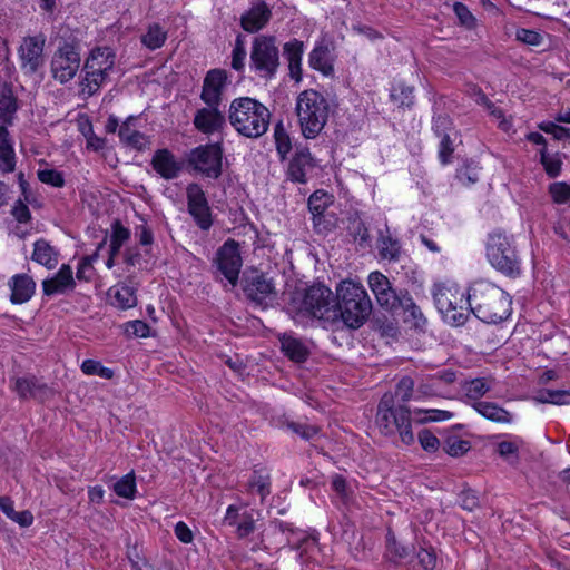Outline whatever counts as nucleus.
<instances>
[{"label": "nucleus", "instance_id": "8", "mask_svg": "<svg viewBox=\"0 0 570 570\" xmlns=\"http://www.w3.org/2000/svg\"><path fill=\"white\" fill-rule=\"evenodd\" d=\"M279 65V50L275 37H255L249 55L250 69L261 78L272 79L275 77Z\"/></svg>", "mask_w": 570, "mask_h": 570}, {"label": "nucleus", "instance_id": "28", "mask_svg": "<svg viewBox=\"0 0 570 570\" xmlns=\"http://www.w3.org/2000/svg\"><path fill=\"white\" fill-rule=\"evenodd\" d=\"M115 65V55L109 48L94 49L87 58L83 70L99 71L100 73H109Z\"/></svg>", "mask_w": 570, "mask_h": 570}, {"label": "nucleus", "instance_id": "7", "mask_svg": "<svg viewBox=\"0 0 570 570\" xmlns=\"http://www.w3.org/2000/svg\"><path fill=\"white\" fill-rule=\"evenodd\" d=\"M433 298L443 318L452 325L464 324L471 306V291L466 293L456 285L436 284L433 288Z\"/></svg>", "mask_w": 570, "mask_h": 570}, {"label": "nucleus", "instance_id": "62", "mask_svg": "<svg viewBox=\"0 0 570 570\" xmlns=\"http://www.w3.org/2000/svg\"><path fill=\"white\" fill-rule=\"evenodd\" d=\"M287 428L291 429L294 433L298 434L304 440H311L320 432L317 426L299 424L295 422L288 423Z\"/></svg>", "mask_w": 570, "mask_h": 570}, {"label": "nucleus", "instance_id": "64", "mask_svg": "<svg viewBox=\"0 0 570 570\" xmlns=\"http://www.w3.org/2000/svg\"><path fill=\"white\" fill-rule=\"evenodd\" d=\"M498 452L502 458L507 459L510 463H514L518 459V446L513 442H500L498 445Z\"/></svg>", "mask_w": 570, "mask_h": 570}, {"label": "nucleus", "instance_id": "23", "mask_svg": "<svg viewBox=\"0 0 570 570\" xmlns=\"http://www.w3.org/2000/svg\"><path fill=\"white\" fill-rule=\"evenodd\" d=\"M73 287L75 279L72 276V269L66 264L60 267L53 277L42 282L43 294L47 296L63 294L68 289H73Z\"/></svg>", "mask_w": 570, "mask_h": 570}, {"label": "nucleus", "instance_id": "35", "mask_svg": "<svg viewBox=\"0 0 570 570\" xmlns=\"http://www.w3.org/2000/svg\"><path fill=\"white\" fill-rule=\"evenodd\" d=\"M247 492H256L264 501L271 494V475L264 469H255L247 483Z\"/></svg>", "mask_w": 570, "mask_h": 570}, {"label": "nucleus", "instance_id": "9", "mask_svg": "<svg viewBox=\"0 0 570 570\" xmlns=\"http://www.w3.org/2000/svg\"><path fill=\"white\" fill-rule=\"evenodd\" d=\"M490 264L508 276L520 274V264L511 239L502 232H493L487 243Z\"/></svg>", "mask_w": 570, "mask_h": 570}, {"label": "nucleus", "instance_id": "34", "mask_svg": "<svg viewBox=\"0 0 570 570\" xmlns=\"http://www.w3.org/2000/svg\"><path fill=\"white\" fill-rule=\"evenodd\" d=\"M309 66L325 76L333 73L334 68L330 58V49L326 45L316 46L309 53Z\"/></svg>", "mask_w": 570, "mask_h": 570}, {"label": "nucleus", "instance_id": "14", "mask_svg": "<svg viewBox=\"0 0 570 570\" xmlns=\"http://www.w3.org/2000/svg\"><path fill=\"white\" fill-rule=\"evenodd\" d=\"M188 212L194 217L196 224L202 229H208L212 226L210 209L204 190L197 184H190L187 187Z\"/></svg>", "mask_w": 570, "mask_h": 570}, {"label": "nucleus", "instance_id": "6", "mask_svg": "<svg viewBox=\"0 0 570 570\" xmlns=\"http://www.w3.org/2000/svg\"><path fill=\"white\" fill-rule=\"evenodd\" d=\"M411 421L410 409L404 404L396 406L393 394L385 393L379 403L376 413V424L381 432L385 435L399 432L403 443L412 444L414 434Z\"/></svg>", "mask_w": 570, "mask_h": 570}, {"label": "nucleus", "instance_id": "41", "mask_svg": "<svg viewBox=\"0 0 570 570\" xmlns=\"http://www.w3.org/2000/svg\"><path fill=\"white\" fill-rule=\"evenodd\" d=\"M411 552V547L402 546L395 539V535L389 531L386 534V558L392 562H399L406 558Z\"/></svg>", "mask_w": 570, "mask_h": 570}, {"label": "nucleus", "instance_id": "33", "mask_svg": "<svg viewBox=\"0 0 570 570\" xmlns=\"http://www.w3.org/2000/svg\"><path fill=\"white\" fill-rule=\"evenodd\" d=\"M473 409L487 420L495 423H510L512 420L507 410L492 402H475Z\"/></svg>", "mask_w": 570, "mask_h": 570}, {"label": "nucleus", "instance_id": "47", "mask_svg": "<svg viewBox=\"0 0 570 570\" xmlns=\"http://www.w3.org/2000/svg\"><path fill=\"white\" fill-rule=\"evenodd\" d=\"M391 98L400 106L411 107L414 104L413 87L399 83L393 87Z\"/></svg>", "mask_w": 570, "mask_h": 570}, {"label": "nucleus", "instance_id": "36", "mask_svg": "<svg viewBox=\"0 0 570 570\" xmlns=\"http://www.w3.org/2000/svg\"><path fill=\"white\" fill-rule=\"evenodd\" d=\"M397 307L403 309L405 322H410L415 327H420L425 324L426 320L423 316L421 308L413 302L412 297L407 293H401Z\"/></svg>", "mask_w": 570, "mask_h": 570}, {"label": "nucleus", "instance_id": "53", "mask_svg": "<svg viewBox=\"0 0 570 570\" xmlns=\"http://www.w3.org/2000/svg\"><path fill=\"white\" fill-rule=\"evenodd\" d=\"M331 484L342 503L348 504L351 501V491L345 478L341 474H335L332 476Z\"/></svg>", "mask_w": 570, "mask_h": 570}, {"label": "nucleus", "instance_id": "48", "mask_svg": "<svg viewBox=\"0 0 570 570\" xmlns=\"http://www.w3.org/2000/svg\"><path fill=\"white\" fill-rule=\"evenodd\" d=\"M274 138L276 144V150L281 159H285L287 154L292 149V144L288 134L286 132L281 122L275 126Z\"/></svg>", "mask_w": 570, "mask_h": 570}, {"label": "nucleus", "instance_id": "43", "mask_svg": "<svg viewBox=\"0 0 570 570\" xmlns=\"http://www.w3.org/2000/svg\"><path fill=\"white\" fill-rule=\"evenodd\" d=\"M130 232L124 227L120 222H115L112 225V234L110 237V254L118 255L122 245L129 239Z\"/></svg>", "mask_w": 570, "mask_h": 570}, {"label": "nucleus", "instance_id": "26", "mask_svg": "<svg viewBox=\"0 0 570 570\" xmlns=\"http://www.w3.org/2000/svg\"><path fill=\"white\" fill-rule=\"evenodd\" d=\"M282 352L293 362H305L311 351L308 346L301 340L291 334H283L279 337Z\"/></svg>", "mask_w": 570, "mask_h": 570}, {"label": "nucleus", "instance_id": "63", "mask_svg": "<svg viewBox=\"0 0 570 570\" xmlns=\"http://www.w3.org/2000/svg\"><path fill=\"white\" fill-rule=\"evenodd\" d=\"M460 505L468 511H473L476 509L480 504L479 497L476 495V492L468 489L463 490L460 493Z\"/></svg>", "mask_w": 570, "mask_h": 570}, {"label": "nucleus", "instance_id": "45", "mask_svg": "<svg viewBox=\"0 0 570 570\" xmlns=\"http://www.w3.org/2000/svg\"><path fill=\"white\" fill-rule=\"evenodd\" d=\"M114 491L117 495L125 499H134L136 492L135 474L130 472L124 475L114 484Z\"/></svg>", "mask_w": 570, "mask_h": 570}, {"label": "nucleus", "instance_id": "24", "mask_svg": "<svg viewBox=\"0 0 570 570\" xmlns=\"http://www.w3.org/2000/svg\"><path fill=\"white\" fill-rule=\"evenodd\" d=\"M272 16L265 2H259L253 6L240 17L242 28L250 33L257 32L263 29L269 21Z\"/></svg>", "mask_w": 570, "mask_h": 570}, {"label": "nucleus", "instance_id": "5", "mask_svg": "<svg viewBox=\"0 0 570 570\" xmlns=\"http://www.w3.org/2000/svg\"><path fill=\"white\" fill-rule=\"evenodd\" d=\"M470 311L487 323H498L508 317L509 296L489 282H478L471 288Z\"/></svg>", "mask_w": 570, "mask_h": 570}, {"label": "nucleus", "instance_id": "40", "mask_svg": "<svg viewBox=\"0 0 570 570\" xmlns=\"http://www.w3.org/2000/svg\"><path fill=\"white\" fill-rule=\"evenodd\" d=\"M85 78L81 80V92L88 97L95 95L106 81L108 73H100L94 70H83Z\"/></svg>", "mask_w": 570, "mask_h": 570}, {"label": "nucleus", "instance_id": "27", "mask_svg": "<svg viewBox=\"0 0 570 570\" xmlns=\"http://www.w3.org/2000/svg\"><path fill=\"white\" fill-rule=\"evenodd\" d=\"M303 51V41L298 39H292L283 47V55L288 62L289 76L295 81H299L302 78L301 61Z\"/></svg>", "mask_w": 570, "mask_h": 570}, {"label": "nucleus", "instance_id": "55", "mask_svg": "<svg viewBox=\"0 0 570 570\" xmlns=\"http://www.w3.org/2000/svg\"><path fill=\"white\" fill-rule=\"evenodd\" d=\"M80 130L87 139L88 148L98 151L105 147V139L95 135L90 121L87 120L85 124H82L80 126Z\"/></svg>", "mask_w": 570, "mask_h": 570}, {"label": "nucleus", "instance_id": "29", "mask_svg": "<svg viewBox=\"0 0 570 570\" xmlns=\"http://www.w3.org/2000/svg\"><path fill=\"white\" fill-rule=\"evenodd\" d=\"M16 167V154L10 134L4 126H0V171L12 173Z\"/></svg>", "mask_w": 570, "mask_h": 570}, {"label": "nucleus", "instance_id": "60", "mask_svg": "<svg viewBox=\"0 0 570 570\" xmlns=\"http://www.w3.org/2000/svg\"><path fill=\"white\" fill-rule=\"evenodd\" d=\"M539 128L542 131L552 135L553 138L557 140H561V139L570 137V128H566V127L556 125L554 122H550V121L541 122V124H539Z\"/></svg>", "mask_w": 570, "mask_h": 570}, {"label": "nucleus", "instance_id": "59", "mask_svg": "<svg viewBox=\"0 0 570 570\" xmlns=\"http://www.w3.org/2000/svg\"><path fill=\"white\" fill-rule=\"evenodd\" d=\"M38 178L41 183L51 185L53 187H62L65 185V179L61 173L55 169L39 170Z\"/></svg>", "mask_w": 570, "mask_h": 570}, {"label": "nucleus", "instance_id": "17", "mask_svg": "<svg viewBox=\"0 0 570 570\" xmlns=\"http://www.w3.org/2000/svg\"><path fill=\"white\" fill-rule=\"evenodd\" d=\"M193 124L198 131L210 135L224 129L226 118L218 106H207L196 111Z\"/></svg>", "mask_w": 570, "mask_h": 570}, {"label": "nucleus", "instance_id": "20", "mask_svg": "<svg viewBox=\"0 0 570 570\" xmlns=\"http://www.w3.org/2000/svg\"><path fill=\"white\" fill-rule=\"evenodd\" d=\"M315 167V161L308 148H301L295 151L288 164L287 175L292 181L305 184L307 174Z\"/></svg>", "mask_w": 570, "mask_h": 570}, {"label": "nucleus", "instance_id": "61", "mask_svg": "<svg viewBox=\"0 0 570 570\" xmlns=\"http://www.w3.org/2000/svg\"><path fill=\"white\" fill-rule=\"evenodd\" d=\"M419 442L421 446L429 452H434L439 449V439L429 430H422L419 432Z\"/></svg>", "mask_w": 570, "mask_h": 570}, {"label": "nucleus", "instance_id": "31", "mask_svg": "<svg viewBox=\"0 0 570 570\" xmlns=\"http://www.w3.org/2000/svg\"><path fill=\"white\" fill-rule=\"evenodd\" d=\"M31 259L48 269H51L58 264V253L47 240L38 239L33 244Z\"/></svg>", "mask_w": 570, "mask_h": 570}, {"label": "nucleus", "instance_id": "44", "mask_svg": "<svg viewBox=\"0 0 570 570\" xmlns=\"http://www.w3.org/2000/svg\"><path fill=\"white\" fill-rule=\"evenodd\" d=\"M463 389L465 392V396L468 399L479 400L487 392L490 391L491 386L484 377H478V379L466 382Z\"/></svg>", "mask_w": 570, "mask_h": 570}, {"label": "nucleus", "instance_id": "22", "mask_svg": "<svg viewBox=\"0 0 570 570\" xmlns=\"http://www.w3.org/2000/svg\"><path fill=\"white\" fill-rule=\"evenodd\" d=\"M11 291L10 302L12 304H23L31 299L36 291V282L28 274H16L9 282Z\"/></svg>", "mask_w": 570, "mask_h": 570}, {"label": "nucleus", "instance_id": "25", "mask_svg": "<svg viewBox=\"0 0 570 570\" xmlns=\"http://www.w3.org/2000/svg\"><path fill=\"white\" fill-rule=\"evenodd\" d=\"M153 168L165 179H174L181 167L167 149L157 150L151 160Z\"/></svg>", "mask_w": 570, "mask_h": 570}, {"label": "nucleus", "instance_id": "54", "mask_svg": "<svg viewBox=\"0 0 570 570\" xmlns=\"http://www.w3.org/2000/svg\"><path fill=\"white\" fill-rule=\"evenodd\" d=\"M470 442L458 438H449L444 443V451L451 456H460L470 450Z\"/></svg>", "mask_w": 570, "mask_h": 570}, {"label": "nucleus", "instance_id": "38", "mask_svg": "<svg viewBox=\"0 0 570 570\" xmlns=\"http://www.w3.org/2000/svg\"><path fill=\"white\" fill-rule=\"evenodd\" d=\"M119 138L125 145L137 150H142L148 145L147 137L144 134L130 128L128 122H124L120 126Z\"/></svg>", "mask_w": 570, "mask_h": 570}, {"label": "nucleus", "instance_id": "57", "mask_svg": "<svg viewBox=\"0 0 570 570\" xmlns=\"http://www.w3.org/2000/svg\"><path fill=\"white\" fill-rule=\"evenodd\" d=\"M549 191L557 204H566L570 199V186L566 183L551 184Z\"/></svg>", "mask_w": 570, "mask_h": 570}, {"label": "nucleus", "instance_id": "4", "mask_svg": "<svg viewBox=\"0 0 570 570\" xmlns=\"http://www.w3.org/2000/svg\"><path fill=\"white\" fill-rule=\"evenodd\" d=\"M295 111L302 135L306 139H314L327 122L330 104L318 91L304 90L297 96Z\"/></svg>", "mask_w": 570, "mask_h": 570}, {"label": "nucleus", "instance_id": "12", "mask_svg": "<svg viewBox=\"0 0 570 570\" xmlns=\"http://www.w3.org/2000/svg\"><path fill=\"white\" fill-rule=\"evenodd\" d=\"M238 247L239 245L236 240L228 239L218 248L215 258L217 268L233 286L238 282L243 265Z\"/></svg>", "mask_w": 570, "mask_h": 570}, {"label": "nucleus", "instance_id": "2", "mask_svg": "<svg viewBox=\"0 0 570 570\" xmlns=\"http://www.w3.org/2000/svg\"><path fill=\"white\" fill-rule=\"evenodd\" d=\"M228 120L239 135L256 139L268 130L271 112L258 100L239 97L235 98L229 105Z\"/></svg>", "mask_w": 570, "mask_h": 570}, {"label": "nucleus", "instance_id": "42", "mask_svg": "<svg viewBox=\"0 0 570 570\" xmlns=\"http://www.w3.org/2000/svg\"><path fill=\"white\" fill-rule=\"evenodd\" d=\"M17 111V101L12 94L3 92L0 96V126L10 125L14 112Z\"/></svg>", "mask_w": 570, "mask_h": 570}, {"label": "nucleus", "instance_id": "52", "mask_svg": "<svg viewBox=\"0 0 570 570\" xmlns=\"http://www.w3.org/2000/svg\"><path fill=\"white\" fill-rule=\"evenodd\" d=\"M81 370L88 375H98L104 379H111L114 376L112 370L102 366L100 362L95 360H85Z\"/></svg>", "mask_w": 570, "mask_h": 570}, {"label": "nucleus", "instance_id": "10", "mask_svg": "<svg viewBox=\"0 0 570 570\" xmlns=\"http://www.w3.org/2000/svg\"><path fill=\"white\" fill-rule=\"evenodd\" d=\"M223 150L218 144L205 145L194 148L188 155L189 165L209 178L222 175Z\"/></svg>", "mask_w": 570, "mask_h": 570}, {"label": "nucleus", "instance_id": "13", "mask_svg": "<svg viewBox=\"0 0 570 570\" xmlns=\"http://www.w3.org/2000/svg\"><path fill=\"white\" fill-rule=\"evenodd\" d=\"M46 38L42 35L27 37L19 48L21 67L27 73H35L43 65V47Z\"/></svg>", "mask_w": 570, "mask_h": 570}, {"label": "nucleus", "instance_id": "32", "mask_svg": "<svg viewBox=\"0 0 570 570\" xmlns=\"http://www.w3.org/2000/svg\"><path fill=\"white\" fill-rule=\"evenodd\" d=\"M279 528L283 532L288 531L291 535L287 538L288 544L299 551V558L304 553L316 549V541L314 538L306 535L304 532L294 531L289 524L281 523Z\"/></svg>", "mask_w": 570, "mask_h": 570}, {"label": "nucleus", "instance_id": "18", "mask_svg": "<svg viewBox=\"0 0 570 570\" xmlns=\"http://www.w3.org/2000/svg\"><path fill=\"white\" fill-rule=\"evenodd\" d=\"M227 76L224 70L213 69L207 72L200 98L206 106H219L222 101V92L226 86Z\"/></svg>", "mask_w": 570, "mask_h": 570}, {"label": "nucleus", "instance_id": "39", "mask_svg": "<svg viewBox=\"0 0 570 570\" xmlns=\"http://www.w3.org/2000/svg\"><path fill=\"white\" fill-rule=\"evenodd\" d=\"M167 39L165 31L158 23L150 24L147 32L141 36V42L150 50L160 48Z\"/></svg>", "mask_w": 570, "mask_h": 570}, {"label": "nucleus", "instance_id": "3", "mask_svg": "<svg viewBox=\"0 0 570 570\" xmlns=\"http://www.w3.org/2000/svg\"><path fill=\"white\" fill-rule=\"evenodd\" d=\"M335 309L337 323L358 328L371 315L372 302L361 284L343 281L336 288Z\"/></svg>", "mask_w": 570, "mask_h": 570}, {"label": "nucleus", "instance_id": "15", "mask_svg": "<svg viewBox=\"0 0 570 570\" xmlns=\"http://www.w3.org/2000/svg\"><path fill=\"white\" fill-rule=\"evenodd\" d=\"M368 284L380 306L393 311L400 303L401 293L392 288L389 278L380 272H373L368 276Z\"/></svg>", "mask_w": 570, "mask_h": 570}, {"label": "nucleus", "instance_id": "58", "mask_svg": "<svg viewBox=\"0 0 570 570\" xmlns=\"http://www.w3.org/2000/svg\"><path fill=\"white\" fill-rule=\"evenodd\" d=\"M125 332L128 336L147 337L149 335V326L144 321L135 320L125 324Z\"/></svg>", "mask_w": 570, "mask_h": 570}, {"label": "nucleus", "instance_id": "51", "mask_svg": "<svg viewBox=\"0 0 570 570\" xmlns=\"http://www.w3.org/2000/svg\"><path fill=\"white\" fill-rule=\"evenodd\" d=\"M380 255L384 259L396 261L400 255V245L397 240L391 237H382L379 244Z\"/></svg>", "mask_w": 570, "mask_h": 570}, {"label": "nucleus", "instance_id": "19", "mask_svg": "<svg viewBox=\"0 0 570 570\" xmlns=\"http://www.w3.org/2000/svg\"><path fill=\"white\" fill-rule=\"evenodd\" d=\"M456 381V373L451 370L438 372L422 379L417 392L424 396H444V387Z\"/></svg>", "mask_w": 570, "mask_h": 570}, {"label": "nucleus", "instance_id": "50", "mask_svg": "<svg viewBox=\"0 0 570 570\" xmlns=\"http://www.w3.org/2000/svg\"><path fill=\"white\" fill-rule=\"evenodd\" d=\"M414 392V381L410 376H403L395 387V393L393 395L394 400L406 403L412 399Z\"/></svg>", "mask_w": 570, "mask_h": 570}, {"label": "nucleus", "instance_id": "37", "mask_svg": "<svg viewBox=\"0 0 570 570\" xmlns=\"http://www.w3.org/2000/svg\"><path fill=\"white\" fill-rule=\"evenodd\" d=\"M450 125V119L448 117L439 116L434 120V130L438 136L441 137L440 144V159L443 164L449 163V158L453 153L452 141L450 139V135L445 132L446 127Z\"/></svg>", "mask_w": 570, "mask_h": 570}, {"label": "nucleus", "instance_id": "21", "mask_svg": "<svg viewBox=\"0 0 570 570\" xmlns=\"http://www.w3.org/2000/svg\"><path fill=\"white\" fill-rule=\"evenodd\" d=\"M13 390L20 399H37L41 402L52 396L53 392L46 384H40L36 377H18Z\"/></svg>", "mask_w": 570, "mask_h": 570}, {"label": "nucleus", "instance_id": "11", "mask_svg": "<svg viewBox=\"0 0 570 570\" xmlns=\"http://www.w3.org/2000/svg\"><path fill=\"white\" fill-rule=\"evenodd\" d=\"M80 53L71 43H65L51 59L52 77L60 83L70 81L80 68Z\"/></svg>", "mask_w": 570, "mask_h": 570}, {"label": "nucleus", "instance_id": "46", "mask_svg": "<svg viewBox=\"0 0 570 570\" xmlns=\"http://www.w3.org/2000/svg\"><path fill=\"white\" fill-rule=\"evenodd\" d=\"M540 161L549 177L554 178L560 174L562 161L558 155H549L547 148H542Z\"/></svg>", "mask_w": 570, "mask_h": 570}, {"label": "nucleus", "instance_id": "1", "mask_svg": "<svg viewBox=\"0 0 570 570\" xmlns=\"http://www.w3.org/2000/svg\"><path fill=\"white\" fill-rule=\"evenodd\" d=\"M287 308L289 313L316 318L325 325L337 323L335 296L323 284H314L302 292H295Z\"/></svg>", "mask_w": 570, "mask_h": 570}, {"label": "nucleus", "instance_id": "49", "mask_svg": "<svg viewBox=\"0 0 570 570\" xmlns=\"http://www.w3.org/2000/svg\"><path fill=\"white\" fill-rule=\"evenodd\" d=\"M415 414L420 415L423 414L422 417L415 419V421L420 424L429 423V422H441L446 421L453 417V413L445 410H438V409H431V410H419L415 412Z\"/></svg>", "mask_w": 570, "mask_h": 570}, {"label": "nucleus", "instance_id": "30", "mask_svg": "<svg viewBox=\"0 0 570 570\" xmlns=\"http://www.w3.org/2000/svg\"><path fill=\"white\" fill-rule=\"evenodd\" d=\"M111 304L120 309L132 308L137 305L136 289L127 284H119L109 289Z\"/></svg>", "mask_w": 570, "mask_h": 570}, {"label": "nucleus", "instance_id": "16", "mask_svg": "<svg viewBox=\"0 0 570 570\" xmlns=\"http://www.w3.org/2000/svg\"><path fill=\"white\" fill-rule=\"evenodd\" d=\"M244 293L250 301L263 304L267 302V299H273L276 296L274 279L264 273L247 277L244 285Z\"/></svg>", "mask_w": 570, "mask_h": 570}, {"label": "nucleus", "instance_id": "56", "mask_svg": "<svg viewBox=\"0 0 570 570\" xmlns=\"http://www.w3.org/2000/svg\"><path fill=\"white\" fill-rule=\"evenodd\" d=\"M246 49L242 36L236 38V42L232 52V67L239 71L244 68V60L246 58Z\"/></svg>", "mask_w": 570, "mask_h": 570}]
</instances>
